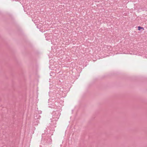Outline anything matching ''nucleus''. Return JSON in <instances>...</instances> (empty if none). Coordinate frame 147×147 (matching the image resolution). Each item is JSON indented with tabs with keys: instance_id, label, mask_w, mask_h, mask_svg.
<instances>
[{
	"instance_id": "nucleus-1",
	"label": "nucleus",
	"mask_w": 147,
	"mask_h": 147,
	"mask_svg": "<svg viewBox=\"0 0 147 147\" xmlns=\"http://www.w3.org/2000/svg\"><path fill=\"white\" fill-rule=\"evenodd\" d=\"M138 30H140L141 29H142L143 30H144V28L143 27H141V26H138Z\"/></svg>"
}]
</instances>
